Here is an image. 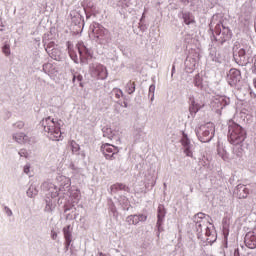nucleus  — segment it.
Here are the masks:
<instances>
[{"instance_id": "nucleus-1", "label": "nucleus", "mask_w": 256, "mask_h": 256, "mask_svg": "<svg viewBox=\"0 0 256 256\" xmlns=\"http://www.w3.org/2000/svg\"><path fill=\"white\" fill-rule=\"evenodd\" d=\"M193 222L195 223V231L198 239H201L204 243H208V245H213L217 241V232L213 228V224L209 223L205 213H197L193 217Z\"/></svg>"}, {"instance_id": "nucleus-2", "label": "nucleus", "mask_w": 256, "mask_h": 256, "mask_svg": "<svg viewBox=\"0 0 256 256\" xmlns=\"http://www.w3.org/2000/svg\"><path fill=\"white\" fill-rule=\"evenodd\" d=\"M40 125L43 127L45 133L48 134L51 141L61 140V136L63 135L61 133V124L55 122V119L51 118V116L42 119Z\"/></svg>"}, {"instance_id": "nucleus-3", "label": "nucleus", "mask_w": 256, "mask_h": 256, "mask_svg": "<svg viewBox=\"0 0 256 256\" xmlns=\"http://www.w3.org/2000/svg\"><path fill=\"white\" fill-rule=\"evenodd\" d=\"M246 137L247 132H245V129L241 125L235 123L233 120L228 122V141L231 145H241Z\"/></svg>"}, {"instance_id": "nucleus-4", "label": "nucleus", "mask_w": 256, "mask_h": 256, "mask_svg": "<svg viewBox=\"0 0 256 256\" xmlns=\"http://www.w3.org/2000/svg\"><path fill=\"white\" fill-rule=\"evenodd\" d=\"M41 188L46 192V206L45 211L47 213H51L55 209V199L56 197H59V188L53 182L46 181L42 184Z\"/></svg>"}, {"instance_id": "nucleus-5", "label": "nucleus", "mask_w": 256, "mask_h": 256, "mask_svg": "<svg viewBox=\"0 0 256 256\" xmlns=\"http://www.w3.org/2000/svg\"><path fill=\"white\" fill-rule=\"evenodd\" d=\"M213 25L214 23L211 22L209 24L210 27V31H212V33L216 36L215 37V41H217L218 43H221V45H223V43H227V41H231V37H233V32H231V29L227 26H225L224 23H222L221 21H219L216 25L215 28L213 30Z\"/></svg>"}, {"instance_id": "nucleus-6", "label": "nucleus", "mask_w": 256, "mask_h": 256, "mask_svg": "<svg viewBox=\"0 0 256 256\" xmlns=\"http://www.w3.org/2000/svg\"><path fill=\"white\" fill-rule=\"evenodd\" d=\"M195 133L201 143H209L215 137V124L207 122L195 129Z\"/></svg>"}, {"instance_id": "nucleus-7", "label": "nucleus", "mask_w": 256, "mask_h": 256, "mask_svg": "<svg viewBox=\"0 0 256 256\" xmlns=\"http://www.w3.org/2000/svg\"><path fill=\"white\" fill-rule=\"evenodd\" d=\"M89 73L93 79H100L104 81L109 76L107 72V67L99 62H92L89 64Z\"/></svg>"}, {"instance_id": "nucleus-8", "label": "nucleus", "mask_w": 256, "mask_h": 256, "mask_svg": "<svg viewBox=\"0 0 256 256\" xmlns=\"http://www.w3.org/2000/svg\"><path fill=\"white\" fill-rule=\"evenodd\" d=\"M231 104V99L227 96H215L210 103L212 111L221 115V111Z\"/></svg>"}, {"instance_id": "nucleus-9", "label": "nucleus", "mask_w": 256, "mask_h": 256, "mask_svg": "<svg viewBox=\"0 0 256 256\" xmlns=\"http://www.w3.org/2000/svg\"><path fill=\"white\" fill-rule=\"evenodd\" d=\"M91 33L89 34L91 37L96 39L97 43L103 45L105 41H107V29H105L100 24H93L90 26Z\"/></svg>"}, {"instance_id": "nucleus-10", "label": "nucleus", "mask_w": 256, "mask_h": 256, "mask_svg": "<svg viewBox=\"0 0 256 256\" xmlns=\"http://www.w3.org/2000/svg\"><path fill=\"white\" fill-rule=\"evenodd\" d=\"M56 179L60 185V193H62L63 195H69V191H71V178L60 175L57 176Z\"/></svg>"}, {"instance_id": "nucleus-11", "label": "nucleus", "mask_w": 256, "mask_h": 256, "mask_svg": "<svg viewBox=\"0 0 256 256\" xmlns=\"http://www.w3.org/2000/svg\"><path fill=\"white\" fill-rule=\"evenodd\" d=\"M226 80L230 87H236L237 83L241 82V71L235 68L230 69Z\"/></svg>"}, {"instance_id": "nucleus-12", "label": "nucleus", "mask_w": 256, "mask_h": 256, "mask_svg": "<svg viewBox=\"0 0 256 256\" xmlns=\"http://www.w3.org/2000/svg\"><path fill=\"white\" fill-rule=\"evenodd\" d=\"M101 151L105 159H115L117 153H119V148L112 144L106 143L101 146Z\"/></svg>"}, {"instance_id": "nucleus-13", "label": "nucleus", "mask_w": 256, "mask_h": 256, "mask_svg": "<svg viewBox=\"0 0 256 256\" xmlns=\"http://www.w3.org/2000/svg\"><path fill=\"white\" fill-rule=\"evenodd\" d=\"M182 147L184 148V153L186 157H193V144L191 143V139L189 136L183 132L182 138L180 140Z\"/></svg>"}, {"instance_id": "nucleus-14", "label": "nucleus", "mask_w": 256, "mask_h": 256, "mask_svg": "<svg viewBox=\"0 0 256 256\" xmlns=\"http://www.w3.org/2000/svg\"><path fill=\"white\" fill-rule=\"evenodd\" d=\"M253 55V50L251 47L241 48L238 51V57L244 65H247V63H251L253 59H251V56Z\"/></svg>"}, {"instance_id": "nucleus-15", "label": "nucleus", "mask_w": 256, "mask_h": 256, "mask_svg": "<svg viewBox=\"0 0 256 256\" xmlns=\"http://www.w3.org/2000/svg\"><path fill=\"white\" fill-rule=\"evenodd\" d=\"M189 102H190V107H189L190 115L192 117H195V115H197V113H199V111L204 106V104H203V102L195 99V96H193V95L189 96Z\"/></svg>"}, {"instance_id": "nucleus-16", "label": "nucleus", "mask_w": 256, "mask_h": 256, "mask_svg": "<svg viewBox=\"0 0 256 256\" xmlns=\"http://www.w3.org/2000/svg\"><path fill=\"white\" fill-rule=\"evenodd\" d=\"M12 139L18 143V145H31V143H33L32 138L23 132H16L12 134Z\"/></svg>"}, {"instance_id": "nucleus-17", "label": "nucleus", "mask_w": 256, "mask_h": 256, "mask_svg": "<svg viewBox=\"0 0 256 256\" xmlns=\"http://www.w3.org/2000/svg\"><path fill=\"white\" fill-rule=\"evenodd\" d=\"M147 218V214H133L126 217V223H128V225H138L140 223H145Z\"/></svg>"}, {"instance_id": "nucleus-18", "label": "nucleus", "mask_w": 256, "mask_h": 256, "mask_svg": "<svg viewBox=\"0 0 256 256\" xmlns=\"http://www.w3.org/2000/svg\"><path fill=\"white\" fill-rule=\"evenodd\" d=\"M166 211H165V207L163 205H159L158 206V214H157V217H158V220H157V223H156V227L158 229V237L162 231V225H163V221L165 219V215H166Z\"/></svg>"}, {"instance_id": "nucleus-19", "label": "nucleus", "mask_w": 256, "mask_h": 256, "mask_svg": "<svg viewBox=\"0 0 256 256\" xmlns=\"http://www.w3.org/2000/svg\"><path fill=\"white\" fill-rule=\"evenodd\" d=\"M234 195H236L238 199H247L249 195V188L243 184H239L234 190Z\"/></svg>"}, {"instance_id": "nucleus-20", "label": "nucleus", "mask_w": 256, "mask_h": 256, "mask_svg": "<svg viewBox=\"0 0 256 256\" xmlns=\"http://www.w3.org/2000/svg\"><path fill=\"white\" fill-rule=\"evenodd\" d=\"M244 243L248 249H256V233L248 232L244 238Z\"/></svg>"}, {"instance_id": "nucleus-21", "label": "nucleus", "mask_w": 256, "mask_h": 256, "mask_svg": "<svg viewBox=\"0 0 256 256\" xmlns=\"http://www.w3.org/2000/svg\"><path fill=\"white\" fill-rule=\"evenodd\" d=\"M209 58L211 59V61H214V63H219V64L225 61V57L221 55L219 51H217V48H210Z\"/></svg>"}, {"instance_id": "nucleus-22", "label": "nucleus", "mask_w": 256, "mask_h": 256, "mask_svg": "<svg viewBox=\"0 0 256 256\" xmlns=\"http://www.w3.org/2000/svg\"><path fill=\"white\" fill-rule=\"evenodd\" d=\"M128 187L125 184L116 183L110 187V193L116 195L119 191H128Z\"/></svg>"}, {"instance_id": "nucleus-23", "label": "nucleus", "mask_w": 256, "mask_h": 256, "mask_svg": "<svg viewBox=\"0 0 256 256\" xmlns=\"http://www.w3.org/2000/svg\"><path fill=\"white\" fill-rule=\"evenodd\" d=\"M76 47L81 58L89 55V48H87L83 42H78Z\"/></svg>"}, {"instance_id": "nucleus-24", "label": "nucleus", "mask_w": 256, "mask_h": 256, "mask_svg": "<svg viewBox=\"0 0 256 256\" xmlns=\"http://www.w3.org/2000/svg\"><path fill=\"white\" fill-rule=\"evenodd\" d=\"M65 241H68V244L73 241V231L71 229V225H68L63 228Z\"/></svg>"}, {"instance_id": "nucleus-25", "label": "nucleus", "mask_w": 256, "mask_h": 256, "mask_svg": "<svg viewBox=\"0 0 256 256\" xmlns=\"http://www.w3.org/2000/svg\"><path fill=\"white\" fill-rule=\"evenodd\" d=\"M43 71L44 73H46V75H55V73H57V70H55V66L51 63L44 64Z\"/></svg>"}, {"instance_id": "nucleus-26", "label": "nucleus", "mask_w": 256, "mask_h": 256, "mask_svg": "<svg viewBox=\"0 0 256 256\" xmlns=\"http://www.w3.org/2000/svg\"><path fill=\"white\" fill-rule=\"evenodd\" d=\"M217 153H218L219 157H221V159H223V161H229V153H227V150H225V148L223 146L218 145Z\"/></svg>"}, {"instance_id": "nucleus-27", "label": "nucleus", "mask_w": 256, "mask_h": 256, "mask_svg": "<svg viewBox=\"0 0 256 256\" xmlns=\"http://www.w3.org/2000/svg\"><path fill=\"white\" fill-rule=\"evenodd\" d=\"M48 55L51 57V59H54V61H59L61 59V50L54 48L48 52Z\"/></svg>"}, {"instance_id": "nucleus-28", "label": "nucleus", "mask_w": 256, "mask_h": 256, "mask_svg": "<svg viewBox=\"0 0 256 256\" xmlns=\"http://www.w3.org/2000/svg\"><path fill=\"white\" fill-rule=\"evenodd\" d=\"M182 17L186 25H191V23H195V18H193V15L189 12H184L182 14Z\"/></svg>"}, {"instance_id": "nucleus-29", "label": "nucleus", "mask_w": 256, "mask_h": 256, "mask_svg": "<svg viewBox=\"0 0 256 256\" xmlns=\"http://www.w3.org/2000/svg\"><path fill=\"white\" fill-rule=\"evenodd\" d=\"M197 65V60L192 57H187L185 61V66L189 68L191 71L195 69V66Z\"/></svg>"}, {"instance_id": "nucleus-30", "label": "nucleus", "mask_w": 256, "mask_h": 256, "mask_svg": "<svg viewBox=\"0 0 256 256\" xmlns=\"http://www.w3.org/2000/svg\"><path fill=\"white\" fill-rule=\"evenodd\" d=\"M135 82L129 81L125 85V92L128 93V95H133L135 93Z\"/></svg>"}, {"instance_id": "nucleus-31", "label": "nucleus", "mask_w": 256, "mask_h": 256, "mask_svg": "<svg viewBox=\"0 0 256 256\" xmlns=\"http://www.w3.org/2000/svg\"><path fill=\"white\" fill-rule=\"evenodd\" d=\"M39 193V190H37V186L35 185H30L26 194L28 197H35Z\"/></svg>"}, {"instance_id": "nucleus-32", "label": "nucleus", "mask_w": 256, "mask_h": 256, "mask_svg": "<svg viewBox=\"0 0 256 256\" xmlns=\"http://www.w3.org/2000/svg\"><path fill=\"white\" fill-rule=\"evenodd\" d=\"M194 85L198 87V89H203V78L201 75L197 74L194 78Z\"/></svg>"}, {"instance_id": "nucleus-33", "label": "nucleus", "mask_w": 256, "mask_h": 256, "mask_svg": "<svg viewBox=\"0 0 256 256\" xmlns=\"http://www.w3.org/2000/svg\"><path fill=\"white\" fill-rule=\"evenodd\" d=\"M73 83H75L76 81L79 83L80 87H83V75L79 74V73H74L73 74V79H72Z\"/></svg>"}, {"instance_id": "nucleus-34", "label": "nucleus", "mask_w": 256, "mask_h": 256, "mask_svg": "<svg viewBox=\"0 0 256 256\" xmlns=\"http://www.w3.org/2000/svg\"><path fill=\"white\" fill-rule=\"evenodd\" d=\"M112 95H114L116 99H119L120 97H125V95L123 94V90L119 88H114L112 90Z\"/></svg>"}, {"instance_id": "nucleus-35", "label": "nucleus", "mask_w": 256, "mask_h": 256, "mask_svg": "<svg viewBox=\"0 0 256 256\" xmlns=\"http://www.w3.org/2000/svg\"><path fill=\"white\" fill-rule=\"evenodd\" d=\"M2 52L4 53V55H6V57H9L11 55V46L5 43L2 47Z\"/></svg>"}, {"instance_id": "nucleus-36", "label": "nucleus", "mask_w": 256, "mask_h": 256, "mask_svg": "<svg viewBox=\"0 0 256 256\" xmlns=\"http://www.w3.org/2000/svg\"><path fill=\"white\" fill-rule=\"evenodd\" d=\"M102 131L104 137H107L108 139H111L113 137V130H111V128H103Z\"/></svg>"}, {"instance_id": "nucleus-37", "label": "nucleus", "mask_w": 256, "mask_h": 256, "mask_svg": "<svg viewBox=\"0 0 256 256\" xmlns=\"http://www.w3.org/2000/svg\"><path fill=\"white\" fill-rule=\"evenodd\" d=\"M70 147H71L73 153H79L80 147H79V144H77V142L71 141Z\"/></svg>"}, {"instance_id": "nucleus-38", "label": "nucleus", "mask_w": 256, "mask_h": 256, "mask_svg": "<svg viewBox=\"0 0 256 256\" xmlns=\"http://www.w3.org/2000/svg\"><path fill=\"white\" fill-rule=\"evenodd\" d=\"M18 155L20 157H24V159H27L29 157V152L27 151V149L22 148L19 150Z\"/></svg>"}, {"instance_id": "nucleus-39", "label": "nucleus", "mask_w": 256, "mask_h": 256, "mask_svg": "<svg viewBox=\"0 0 256 256\" xmlns=\"http://www.w3.org/2000/svg\"><path fill=\"white\" fill-rule=\"evenodd\" d=\"M55 49V42H49L45 48L46 53H51Z\"/></svg>"}, {"instance_id": "nucleus-40", "label": "nucleus", "mask_w": 256, "mask_h": 256, "mask_svg": "<svg viewBox=\"0 0 256 256\" xmlns=\"http://www.w3.org/2000/svg\"><path fill=\"white\" fill-rule=\"evenodd\" d=\"M72 23H75V25H77V23H81V14L76 13L74 17H72Z\"/></svg>"}, {"instance_id": "nucleus-41", "label": "nucleus", "mask_w": 256, "mask_h": 256, "mask_svg": "<svg viewBox=\"0 0 256 256\" xmlns=\"http://www.w3.org/2000/svg\"><path fill=\"white\" fill-rule=\"evenodd\" d=\"M14 129H23L25 127V122L17 121L13 124Z\"/></svg>"}, {"instance_id": "nucleus-42", "label": "nucleus", "mask_w": 256, "mask_h": 256, "mask_svg": "<svg viewBox=\"0 0 256 256\" xmlns=\"http://www.w3.org/2000/svg\"><path fill=\"white\" fill-rule=\"evenodd\" d=\"M4 211L7 215V217H13V211L11 210V208H9L8 206H5Z\"/></svg>"}, {"instance_id": "nucleus-43", "label": "nucleus", "mask_w": 256, "mask_h": 256, "mask_svg": "<svg viewBox=\"0 0 256 256\" xmlns=\"http://www.w3.org/2000/svg\"><path fill=\"white\" fill-rule=\"evenodd\" d=\"M148 95H149V97H151V95H155V85L154 84L150 85Z\"/></svg>"}, {"instance_id": "nucleus-44", "label": "nucleus", "mask_w": 256, "mask_h": 256, "mask_svg": "<svg viewBox=\"0 0 256 256\" xmlns=\"http://www.w3.org/2000/svg\"><path fill=\"white\" fill-rule=\"evenodd\" d=\"M30 171H31V164H26L24 166V173H26V175H29Z\"/></svg>"}, {"instance_id": "nucleus-45", "label": "nucleus", "mask_w": 256, "mask_h": 256, "mask_svg": "<svg viewBox=\"0 0 256 256\" xmlns=\"http://www.w3.org/2000/svg\"><path fill=\"white\" fill-rule=\"evenodd\" d=\"M51 238L53 239V241L57 240V232L53 231L51 232Z\"/></svg>"}, {"instance_id": "nucleus-46", "label": "nucleus", "mask_w": 256, "mask_h": 256, "mask_svg": "<svg viewBox=\"0 0 256 256\" xmlns=\"http://www.w3.org/2000/svg\"><path fill=\"white\" fill-rule=\"evenodd\" d=\"M70 245L71 243H69V241H65V251H69Z\"/></svg>"}, {"instance_id": "nucleus-47", "label": "nucleus", "mask_w": 256, "mask_h": 256, "mask_svg": "<svg viewBox=\"0 0 256 256\" xmlns=\"http://www.w3.org/2000/svg\"><path fill=\"white\" fill-rule=\"evenodd\" d=\"M68 50L70 53V57H73V51H71V44H69V42H68Z\"/></svg>"}, {"instance_id": "nucleus-48", "label": "nucleus", "mask_w": 256, "mask_h": 256, "mask_svg": "<svg viewBox=\"0 0 256 256\" xmlns=\"http://www.w3.org/2000/svg\"><path fill=\"white\" fill-rule=\"evenodd\" d=\"M150 101L151 103H153V101H155V94H150Z\"/></svg>"}, {"instance_id": "nucleus-49", "label": "nucleus", "mask_w": 256, "mask_h": 256, "mask_svg": "<svg viewBox=\"0 0 256 256\" xmlns=\"http://www.w3.org/2000/svg\"><path fill=\"white\" fill-rule=\"evenodd\" d=\"M127 203H128V200H127V198H123V205H125L126 207H127Z\"/></svg>"}, {"instance_id": "nucleus-50", "label": "nucleus", "mask_w": 256, "mask_h": 256, "mask_svg": "<svg viewBox=\"0 0 256 256\" xmlns=\"http://www.w3.org/2000/svg\"><path fill=\"white\" fill-rule=\"evenodd\" d=\"M182 3H184V5L189 4V0H180Z\"/></svg>"}, {"instance_id": "nucleus-51", "label": "nucleus", "mask_w": 256, "mask_h": 256, "mask_svg": "<svg viewBox=\"0 0 256 256\" xmlns=\"http://www.w3.org/2000/svg\"><path fill=\"white\" fill-rule=\"evenodd\" d=\"M234 255H235V256H238V255H239V249H236V250L234 251Z\"/></svg>"}, {"instance_id": "nucleus-52", "label": "nucleus", "mask_w": 256, "mask_h": 256, "mask_svg": "<svg viewBox=\"0 0 256 256\" xmlns=\"http://www.w3.org/2000/svg\"><path fill=\"white\" fill-rule=\"evenodd\" d=\"M0 31H5V26L1 25L0 26Z\"/></svg>"}, {"instance_id": "nucleus-53", "label": "nucleus", "mask_w": 256, "mask_h": 256, "mask_svg": "<svg viewBox=\"0 0 256 256\" xmlns=\"http://www.w3.org/2000/svg\"><path fill=\"white\" fill-rule=\"evenodd\" d=\"M123 107L127 108L128 107V104L126 101L123 102Z\"/></svg>"}, {"instance_id": "nucleus-54", "label": "nucleus", "mask_w": 256, "mask_h": 256, "mask_svg": "<svg viewBox=\"0 0 256 256\" xmlns=\"http://www.w3.org/2000/svg\"><path fill=\"white\" fill-rule=\"evenodd\" d=\"M254 87L256 88V78L253 80Z\"/></svg>"}, {"instance_id": "nucleus-55", "label": "nucleus", "mask_w": 256, "mask_h": 256, "mask_svg": "<svg viewBox=\"0 0 256 256\" xmlns=\"http://www.w3.org/2000/svg\"><path fill=\"white\" fill-rule=\"evenodd\" d=\"M103 255H105V254H103V252H100V253H99V256H103Z\"/></svg>"}, {"instance_id": "nucleus-56", "label": "nucleus", "mask_w": 256, "mask_h": 256, "mask_svg": "<svg viewBox=\"0 0 256 256\" xmlns=\"http://www.w3.org/2000/svg\"><path fill=\"white\" fill-rule=\"evenodd\" d=\"M173 71H175V66H173V68H172V73H173Z\"/></svg>"}, {"instance_id": "nucleus-57", "label": "nucleus", "mask_w": 256, "mask_h": 256, "mask_svg": "<svg viewBox=\"0 0 256 256\" xmlns=\"http://www.w3.org/2000/svg\"><path fill=\"white\" fill-rule=\"evenodd\" d=\"M152 187H155V181L152 183Z\"/></svg>"}, {"instance_id": "nucleus-58", "label": "nucleus", "mask_w": 256, "mask_h": 256, "mask_svg": "<svg viewBox=\"0 0 256 256\" xmlns=\"http://www.w3.org/2000/svg\"><path fill=\"white\" fill-rule=\"evenodd\" d=\"M112 212L115 213V209L112 208Z\"/></svg>"}, {"instance_id": "nucleus-59", "label": "nucleus", "mask_w": 256, "mask_h": 256, "mask_svg": "<svg viewBox=\"0 0 256 256\" xmlns=\"http://www.w3.org/2000/svg\"><path fill=\"white\" fill-rule=\"evenodd\" d=\"M143 17H145V14H142V19H143Z\"/></svg>"}, {"instance_id": "nucleus-60", "label": "nucleus", "mask_w": 256, "mask_h": 256, "mask_svg": "<svg viewBox=\"0 0 256 256\" xmlns=\"http://www.w3.org/2000/svg\"><path fill=\"white\" fill-rule=\"evenodd\" d=\"M124 1H128V0H124Z\"/></svg>"}]
</instances>
